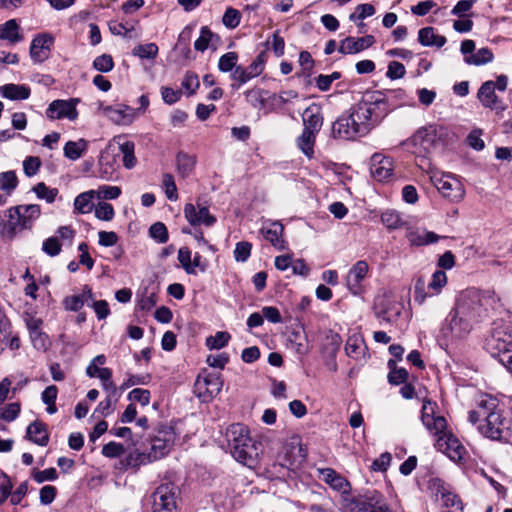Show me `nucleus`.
<instances>
[{
	"label": "nucleus",
	"mask_w": 512,
	"mask_h": 512,
	"mask_svg": "<svg viewBox=\"0 0 512 512\" xmlns=\"http://www.w3.org/2000/svg\"><path fill=\"white\" fill-rule=\"evenodd\" d=\"M349 509L351 512H391L383 497L377 492L365 499H353Z\"/></svg>",
	"instance_id": "nucleus-17"
},
{
	"label": "nucleus",
	"mask_w": 512,
	"mask_h": 512,
	"mask_svg": "<svg viewBox=\"0 0 512 512\" xmlns=\"http://www.w3.org/2000/svg\"><path fill=\"white\" fill-rule=\"evenodd\" d=\"M478 431L494 441H507L511 436L510 420L499 411L479 421Z\"/></svg>",
	"instance_id": "nucleus-7"
},
{
	"label": "nucleus",
	"mask_w": 512,
	"mask_h": 512,
	"mask_svg": "<svg viewBox=\"0 0 512 512\" xmlns=\"http://www.w3.org/2000/svg\"><path fill=\"white\" fill-rule=\"evenodd\" d=\"M421 421L426 429L437 436V445L447 456L454 460H461L465 451L459 440L446 431L447 422L443 416L435 415V403L425 401L422 406Z\"/></svg>",
	"instance_id": "nucleus-2"
},
{
	"label": "nucleus",
	"mask_w": 512,
	"mask_h": 512,
	"mask_svg": "<svg viewBox=\"0 0 512 512\" xmlns=\"http://www.w3.org/2000/svg\"><path fill=\"white\" fill-rule=\"evenodd\" d=\"M388 366L391 371L388 374V381L392 385H399L405 383L408 378V372L404 368H396L393 360L388 361Z\"/></svg>",
	"instance_id": "nucleus-40"
},
{
	"label": "nucleus",
	"mask_w": 512,
	"mask_h": 512,
	"mask_svg": "<svg viewBox=\"0 0 512 512\" xmlns=\"http://www.w3.org/2000/svg\"><path fill=\"white\" fill-rule=\"evenodd\" d=\"M387 102L388 98L380 93H372L369 98L355 104L335 120L332 125L333 137L354 140L368 134L391 112Z\"/></svg>",
	"instance_id": "nucleus-1"
},
{
	"label": "nucleus",
	"mask_w": 512,
	"mask_h": 512,
	"mask_svg": "<svg viewBox=\"0 0 512 512\" xmlns=\"http://www.w3.org/2000/svg\"><path fill=\"white\" fill-rule=\"evenodd\" d=\"M61 250L62 243L57 236L47 238L42 244V251L50 257L59 255Z\"/></svg>",
	"instance_id": "nucleus-47"
},
{
	"label": "nucleus",
	"mask_w": 512,
	"mask_h": 512,
	"mask_svg": "<svg viewBox=\"0 0 512 512\" xmlns=\"http://www.w3.org/2000/svg\"><path fill=\"white\" fill-rule=\"evenodd\" d=\"M115 216L114 208L107 202H99L95 206V217L103 221H111Z\"/></svg>",
	"instance_id": "nucleus-52"
},
{
	"label": "nucleus",
	"mask_w": 512,
	"mask_h": 512,
	"mask_svg": "<svg viewBox=\"0 0 512 512\" xmlns=\"http://www.w3.org/2000/svg\"><path fill=\"white\" fill-rule=\"evenodd\" d=\"M125 452V448L122 444L117 442H109L102 448V454L108 458H117Z\"/></svg>",
	"instance_id": "nucleus-64"
},
{
	"label": "nucleus",
	"mask_w": 512,
	"mask_h": 512,
	"mask_svg": "<svg viewBox=\"0 0 512 512\" xmlns=\"http://www.w3.org/2000/svg\"><path fill=\"white\" fill-rule=\"evenodd\" d=\"M447 276L446 273L442 270H437L432 275V279L428 284V288L433 289L435 293H439L440 290L446 285Z\"/></svg>",
	"instance_id": "nucleus-63"
},
{
	"label": "nucleus",
	"mask_w": 512,
	"mask_h": 512,
	"mask_svg": "<svg viewBox=\"0 0 512 512\" xmlns=\"http://www.w3.org/2000/svg\"><path fill=\"white\" fill-rule=\"evenodd\" d=\"M303 130L318 134L323 124V117L320 108L317 105L307 107L302 115Z\"/></svg>",
	"instance_id": "nucleus-27"
},
{
	"label": "nucleus",
	"mask_w": 512,
	"mask_h": 512,
	"mask_svg": "<svg viewBox=\"0 0 512 512\" xmlns=\"http://www.w3.org/2000/svg\"><path fill=\"white\" fill-rule=\"evenodd\" d=\"M33 191L36 193L38 198L45 199L48 203H53L58 194V189L49 188L43 182L35 185Z\"/></svg>",
	"instance_id": "nucleus-48"
},
{
	"label": "nucleus",
	"mask_w": 512,
	"mask_h": 512,
	"mask_svg": "<svg viewBox=\"0 0 512 512\" xmlns=\"http://www.w3.org/2000/svg\"><path fill=\"white\" fill-rule=\"evenodd\" d=\"M196 157L185 152H179L176 156V165L178 173L183 177L189 176L194 170Z\"/></svg>",
	"instance_id": "nucleus-35"
},
{
	"label": "nucleus",
	"mask_w": 512,
	"mask_h": 512,
	"mask_svg": "<svg viewBox=\"0 0 512 512\" xmlns=\"http://www.w3.org/2000/svg\"><path fill=\"white\" fill-rule=\"evenodd\" d=\"M18 180L14 171L0 173V190L6 191L8 194L17 186Z\"/></svg>",
	"instance_id": "nucleus-50"
},
{
	"label": "nucleus",
	"mask_w": 512,
	"mask_h": 512,
	"mask_svg": "<svg viewBox=\"0 0 512 512\" xmlns=\"http://www.w3.org/2000/svg\"><path fill=\"white\" fill-rule=\"evenodd\" d=\"M370 173L379 182L388 180L393 174L392 160L379 153H375L371 157Z\"/></svg>",
	"instance_id": "nucleus-21"
},
{
	"label": "nucleus",
	"mask_w": 512,
	"mask_h": 512,
	"mask_svg": "<svg viewBox=\"0 0 512 512\" xmlns=\"http://www.w3.org/2000/svg\"><path fill=\"white\" fill-rule=\"evenodd\" d=\"M485 349L502 363L512 349V330L504 326L494 328L486 338Z\"/></svg>",
	"instance_id": "nucleus-8"
},
{
	"label": "nucleus",
	"mask_w": 512,
	"mask_h": 512,
	"mask_svg": "<svg viewBox=\"0 0 512 512\" xmlns=\"http://www.w3.org/2000/svg\"><path fill=\"white\" fill-rule=\"evenodd\" d=\"M176 434L172 427H162L151 439L152 458L158 460L168 454L174 445Z\"/></svg>",
	"instance_id": "nucleus-14"
},
{
	"label": "nucleus",
	"mask_w": 512,
	"mask_h": 512,
	"mask_svg": "<svg viewBox=\"0 0 512 512\" xmlns=\"http://www.w3.org/2000/svg\"><path fill=\"white\" fill-rule=\"evenodd\" d=\"M369 272V265L365 260L357 261L346 275V286L348 290L355 296L365 293L366 288L364 281Z\"/></svg>",
	"instance_id": "nucleus-13"
},
{
	"label": "nucleus",
	"mask_w": 512,
	"mask_h": 512,
	"mask_svg": "<svg viewBox=\"0 0 512 512\" xmlns=\"http://www.w3.org/2000/svg\"><path fill=\"white\" fill-rule=\"evenodd\" d=\"M443 127L430 124L420 127L410 138L402 142V145L411 146V153L417 159V165L423 169H430V156L439 144Z\"/></svg>",
	"instance_id": "nucleus-3"
},
{
	"label": "nucleus",
	"mask_w": 512,
	"mask_h": 512,
	"mask_svg": "<svg viewBox=\"0 0 512 512\" xmlns=\"http://www.w3.org/2000/svg\"><path fill=\"white\" fill-rule=\"evenodd\" d=\"M375 13V8L373 5L371 4H359L357 7H356V12L355 13H352L350 16H349V19L351 21H356V20H363L365 19L366 17H370L372 15H374Z\"/></svg>",
	"instance_id": "nucleus-60"
},
{
	"label": "nucleus",
	"mask_w": 512,
	"mask_h": 512,
	"mask_svg": "<svg viewBox=\"0 0 512 512\" xmlns=\"http://www.w3.org/2000/svg\"><path fill=\"white\" fill-rule=\"evenodd\" d=\"M492 51L485 47L480 48L476 53L465 57V62L469 65L481 66L493 61Z\"/></svg>",
	"instance_id": "nucleus-38"
},
{
	"label": "nucleus",
	"mask_w": 512,
	"mask_h": 512,
	"mask_svg": "<svg viewBox=\"0 0 512 512\" xmlns=\"http://www.w3.org/2000/svg\"><path fill=\"white\" fill-rule=\"evenodd\" d=\"M29 336L34 348L37 350L45 351L48 348L50 344L49 337L42 329L29 332Z\"/></svg>",
	"instance_id": "nucleus-49"
},
{
	"label": "nucleus",
	"mask_w": 512,
	"mask_h": 512,
	"mask_svg": "<svg viewBox=\"0 0 512 512\" xmlns=\"http://www.w3.org/2000/svg\"><path fill=\"white\" fill-rule=\"evenodd\" d=\"M374 43H375V38L373 35H366L363 37L349 36L340 41V45L338 47V52L343 55L357 54L365 49H368Z\"/></svg>",
	"instance_id": "nucleus-20"
},
{
	"label": "nucleus",
	"mask_w": 512,
	"mask_h": 512,
	"mask_svg": "<svg viewBox=\"0 0 512 512\" xmlns=\"http://www.w3.org/2000/svg\"><path fill=\"white\" fill-rule=\"evenodd\" d=\"M472 324L464 317H461L455 310H452L442 324L439 336L446 340L463 338L471 331Z\"/></svg>",
	"instance_id": "nucleus-9"
},
{
	"label": "nucleus",
	"mask_w": 512,
	"mask_h": 512,
	"mask_svg": "<svg viewBox=\"0 0 512 512\" xmlns=\"http://www.w3.org/2000/svg\"><path fill=\"white\" fill-rule=\"evenodd\" d=\"M122 139H123L122 137H118L117 143L119 145V150L122 154L123 166L126 169H132L137 164V159H136L135 153H134L135 152V144L133 141L126 140V139L121 141Z\"/></svg>",
	"instance_id": "nucleus-32"
},
{
	"label": "nucleus",
	"mask_w": 512,
	"mask_h": 512,
	"mask_svg": "<svg viewBox=\"0 0 512 512\" xmlns=\"http://www.w3.org/2000/svg\"><path fill=\"white\" fill-rule=\"evenodd\" d=\"M498 406L499 403L495 397L489 394H480L476 400V409L469 412L468 419L472 424H476L487 416L501 411Z\"/></svg>",
	"instance_id": "nucleus-16"
},
{
	"label": "nucleus",
	"mask_w": 512,
	"mask_h": 512,
	"mask_svg": "<svg viewBox=\"0 0 512 512\" xmlns=\"http://www.w3.org/2000/svg\"><path fill=\"white\" fill-rule=\"evenodd\" d=\"M27 437L33 443L39 446H46L49 441V435L45 428L44 423L40 421H34L27 427Z\"/></svg>",
	"instance_id": "nucleus-31"
},
{
	"label": "nucleus",
	"mask_w": 512,
	"mask_h": 512,
	"mask_svg": "<svg viewBox=\"0 0 512 512\" xmlns=\"http://www.w3.org/2000/svg\"><path fill=\"white\" fill-rule=\"evenodd\" d=\"M105 115L116 124H131L136 118L135 108L125 104L106 106L103 108Z\"/></svg>",
	"instance_id": "nucleus-22"
},
{
	"label": "nucleus",
	"mask_w": 512,
	"mask_h": 512,
	"mask_svg": "<svg viewBox=\"0 0 512 512\" xmlns=\"http://www.w3.org/2000/svg\"><path fill=\"white\" fill-rule=\"evenodd\" d=\"M53 43V37L48 34H42L35 37L30 46V56L34 62H43L49 56L50 47Z\"/></svg>",
	"instance_id": "nucleus-24"
},
{
	"label": "nucleus",
	"mask_w": 512,
	"mask_h": 512,
	"mask_svg": "<svg viewBox=\"0 0 512 512\" xmlns=\"http://www.w3.org/2000/svg\"><path fill=\"white\" fill-rule=\"evenodd\" d=\"M21 411V405L18 402L9 403L6 405L1 412V419L7 422L14 421Z\"/></svg>",
	"instance_id": "nucleus-61"
},
{
	"label": "nucleus",
	"mask_w": 512,
	"mask_h": 512,
	"mask_svg": "<svg viewBox=\"0 0 512 512\" xmlns=\"http://www.w3.org/2000/svg\"><path fill=\"white\" fill-rule=\"evenodd\" d=\"M212 37V32L207 26H203L200 30V36L194 42V48L197 51L204 52L209 45V42Z\"/></svg>",
	"instance_id": "nucleus-59"
},
{
	"label": "nucleus",
	"mask_w": 512,
	"mask_h": 512,
	"mask_svg": "<svg viewBox=\"0 0 512 512\" xmlns=\"http://www.w3.org/2000/svg\"><path fill=\"white\" fill-rule=\"evenodd\" d=\"M176 490L171 484H162L152 494V512H174L176 509Z\"/></svg>",
	"instance_id": "nucleus-11"
},
{
	"label": "nucleus",
	"mask_w": 512,
	"mask_h": 512,
	"mask_svg": "<svg viewBox=\"0 0 512 512\" xmlns=\"http://www.w3.org/2000/svg\"><path fill=\"white\" fill-rule=\"evenodd\" d=\"M79 102V98L54 100L45 111L46 117L50 120L68 119L74 121L78 118L77 105Z\"/></svg>",
	"instance_id": "nucleus-10"
},
{
	"label": "nucleus",
	"mask_w": 512,
	"mask_h": 512,
	"mask_svg": "<svg viewBox=\"0 0 512 512\" xmlns=\"http://www.w3.org/2000/svg\"><path fill=\"white\" fill-rule=\"evenodd\" d=\"M261 232L276 249L285 250L287 248L286 241L282 238L284 227L280 222H271L267 227H263Z\"/></svg>",
	"instance_id": "nucleus-26"
},
{
	"label": "nucleus",
	"mask_w": 512,
	"mask_h": 512,
	"mask_svg": "<svg viewBox=\"0 0 512 512\" xmlns=\"http://www.w3.org/2000/svg\"><path fill=\"white\" fill-rule=\"evenodd\" d=\"M162 185L166 194V197L171 201H176L178 199L177 187L174 181V177L165 173L162 179Z\"/></svg>",
	"instance_id": "nucleus-55"
},
{
	"label": "nucleus",
	"mask_w": 512,
	"mask_h": 512,
	"mask_svg": "<svg viewBox=\"0 0 512 512\" xmlns=\"http://www.w3.org/2000/svg\"><path fill=\"white\" fill-rule=\"evenodd\" d=\"M178 260L183 267V269L188 274H195L196 271H193V265L191 260V251L187 247H181L178 251Z\"/></svg>",
	"instance_id": "nucleus-58"
},
{
	"label": "nucleus",
	"mask_w": 512,
	"mask_h": 512,
	"mask_svg": "<svg viewBox=\"0 0 512 512\" xmlns=\"http://www.w3.org/2000/svg\"><path fill=\"white\" fill-rule=\"evenodd\" d=\"M93 68L99 72L107 73L114 68V61L111 55L102 54L93 61Z\"/></svg>",
	"instance_id": "nucleus-51"
},
{
	"label": "nucleus",
	"mask_w": 512,
	"mask_h": 512,
	"mask_svg": "<svg viewBox=\"0 0 512 512\" xmlns=\"http://www.w3.org/2000/svg\"><path fill=\"white\" fill-rule=\"evenodd\" d=\"M195 393L203 401L208 402L217 396L223 387V380L220 373H208L195 382Z\"/></svg>",
	"instance_id": "nucleus-12"
},
{
	"label": "nucleus",
	"mask_w": 512,
	"mask_h": 512,
	"mask_svg": "<svg viewBox=\"0 0 512 512\" xmlns=\"http://www.w3.org/2000/svg\"><path fill=\"white\" fill-rule=\"evenodd\" d=\"M230 339L228 332L218 331L214 336H209L206 339V346L210 349H221L225 347Z\"/></svg>",
	"instance_id": "nucleus-45"
},
{
	"label": "nucleus",
	"mask_w": 512,
	"mask_h": 512,
	"mask_svg": "<svg viewBox=\"0 0 512 512\" xmlns=\"http://www.w3.org/2000/svg\"><path fill=\"white\" fill-rule=\"evenodd\" d=\"M132 55L141 59H154L158 55V46L155 43L137 45L133 48Z\"/></svg>",
	"instance_id": "nucleus-39"
},
{
	"label": "nucleus",
	"mask_w": 512,
	"mask_h": 512,
	"mask_svg": "<svg viewBox=\"0 0 512 512\" xmlns=\"http://www.w3.org/2000/svg\"><path fill=\"white\" fill-rule=\"evenodd\" d=\"M41 166V160L36 156H28L23 161V170L28 177L34 176Z\"/></svg>",
	"instance_id": "nucleus-62"
},
{
	"label": "nucleus",
	"mask_w": 512,
	"mask_h": 512,
	"mask_svg": "<svg viewBox=\"0 0 512 512\" xmlns=\"http://www.w3.org/2000/svg\"><path fill=\"white\" fill-rule=\"evenodd\" d=\"M121 195V189L118 186L102 185L95 190V196L98 199L113 200Z\"/></svg>",
	"instance_id": "nucleus-53"
},
{
	"label": "nucleus",
	"mask_w": 512,
	"mask_h": 512,
	"mask_svg": "<svg viewBox=\"0 0 512 512\" xmlns=\"http://www.w3.org/2000/svg\"><path fill=\"white\" fill-rule=\"evenodd\" d=\"M363 350L364 342L361 338L355 336L348 338L345 345V351L349 357L358 358Z\"/></svg>",
	"instance_id": "nucleus-46"
},
{
	"label": "nucleus",
	"mask_w": 512,
	"mask_h": 512,
	"mask_svg": "<svg viewBox=\"0 0 512 512\" xmlns=\"http://www.w3.org/2000/svg\"><path fill=\"white\" fill-rule=\"evenodd\" d=\"M227 439L230 452L235 460L247 465L254 466L258 459V448L249 436V430L242 424H233L227 430Z\"/></svg>",
	"instance_id": "nucleus-4"
},
{
	"label": "nucleus",
	"mask_w": 512,
	"mask_h": 512,
	"mask_svg": "<svg viewBox=\"0 0 512 512\" xmlns=\"http://www.w3.org/2000/svg\"><path fill=\"white\" fill-rule=\"evenodd\" d=\"M316 135L313 132L302 131V134L297 138V146L302 153L309 159L314 156V146L316 142Z\"/></svg>",
	"instance_id": "nucleus-34"
},
{
	"label": "nucleus",
	"mask_w": 512,
	"mask_h": 512,
	"mask_svg": "<svg viewBox=\"0 0 512 512\" xmlns=\"http://www.w3.org/2000/svg\"><path fill=\"white\" fill-rule=\"evenodd\" d=\"M0 40H6L11 44L21 42L23 35L16 19H10L0 25Z\"/></svg>",
	"instance_id": "nucleus-30"
},
{
	"label": "nucleus",
	"mask_w": 512,
	"mask_h": 512,
	"mask_svg": "<svg viewBox=\"0 0 512 512\" xmlns=\"http://www.w3.org/2000/svg\"><path fill=\"white\" fill-rule=\"evenodd\" d=\"M149 234L151 238L159 243H166L168 241V231L162 222L154 223L149 229Z\"/></svg>",
	"instance_id": "nucleus-56"
},
{
	"label": "nucleus",
	"mask_w": 512,
	"mask_h": 512,
	"mask_svg": "<svg viewBox=\"0 0 512 512\" xmlns=\"http://www.w3.org/2000/svg\"><path fill=\"white\" fill-rule=\"evenodd\" d=\"M265 67L264 54H259L255 60L247 67L237 66L231 74V78L238 82L237 88L247 83L249 80L260 75Z\"/></svg>",
	"instance_id": "nucleus-19"
},
{
	"label": "nucleus",
	"mask_w": 512,
	"mask_h": 512,
	"mask_svg": "<svg viewBox=\"0 0 512 512\" xmlns=\"http://www.w3.org/2000/svg\"><path fill=\"white\" fill-rule=\"evenodd\" d=\"M477 97L484 107L500 111L506 108L495 94L494 81L484 82L478 90Z\"/></svg>",
	"instance_id": "nucleus-23"
},
{
	"label": "nucleus",
	"mask_w": 512,
	"mask_h": 512,
	"mask_svg": "<svg viewBox=\"0 0 512 512\" xmlns=\"http://www.w3.org/2000/svg\"><path fill=\"white\" fill-rule=\"evenodd\" d=\"M89 300H93V294L91 289L85 286L81 294L66 296L62 304L66 310L78 312Z\"/></svg>",
	"instance_id": "nucleus-29"
},
{
	"label": "nucleus",
	"mask_w": 512,
	"mask_h": 512,
	"mask_svg": "<svg viewBox=\"0 0 512 512\" xmlns=\"http://www.w3.org/2000/svg\"><path fill=\"white\" fill-rule=\"evenodd\" d=\"M40 214L41 209L37 204L19 205L9 209L8 220L1 231L2 235L12 238L16 232L30 228Z\"/></svg>",
	"instance_id": "nucleus-5"
},
{
	"label": "nucleus",
	"mask_w": 512,
	"mask_h": 512,
	"mask_svg": "<svg viewBox=\"0 0 512 512\" xmlns=\"http://www.w3.org/2000/svg\"><path fill=\"white\" fill-rule=\"evenodd\" d=\"M252 245L249 242H238L234 249V258L237 262H245L251 254Z\"/></svg>",
	"instance_id": "nucleus-57"
},
{
	"label": "nucleus",
	"mask_w": 512,
	"mask_h": 512,
	"mask_svg": "<svg viewBox=\"0 0 512 512\" xmlns=\"http://www.w3.org/2000/svg\"><path fill=\"white\" fill-rule=\"evenodd\" d=\"M153 461H156V459L152 458L151 451L146 453L134 450L128 456V463L132 466L144 465Z\"/></svg>",
	"instance_id": "nucleus-54"
},
{
	"label": "nucleus",
	"mask_w": 512,
	"mask_h": 512,
	"mask_svg": "<svg viewBox=\"0 0 512 512\" xmlns=\"http://www.w3.org/2000/svg\"><path fill=\"white\" fill-rule=\"evenodd\" d=\"M321 479L328 484L333 490L345 495L351 490L350 483L346 478L337 473L334 469L325 468L320 471Z\"/></svg>",
	"instance_id": "nucleus-25"
},
{
	"label": "nucleus",
	"mask_w": 512,
	"mask_h": 512,
	"mask_svg": "<svg viewBox=\"0 0 512 512\" xmlns=\"http://www.w3.org/2000/svg\"><path fill=\"white\" fill-rule=\"evenodd\" d=\"M453 310L471 323L476 322L485 311L480 291L472 288L461 292Z\"/></svg>",
	"instance_id": "nucleus-6"
},
{
	"label": "nucleus",
	"mask_w": 512,
	"mask_h": 512,
	"mask_svg": "<svg viewBox=\"0 0 512 512\" xmlns=\"http://www.w3.org/2000/svg\"><path fill=\"white\" fill-rule=\"evenodd\" d=\"M95 197V190H89L79 194L74 200V209L80 214H86L92 211V200Z\"/></svg>",
	"instance_id": "nucleus-36"
},
{
	"label": "nucleus",
	"mask_w": 512,
	"mask_h": 512,
	"mask_svg": "<svg viewBox=\"0 0 512 512\" xmlns=\"http://www.w3.org/2000/svg\"><path fill=\"white\" fill-rule=\"evenodd\" d=\"M441 502L443 506L450 508L451 512H462L463 510L460 498L452 492H442Z\"/></svg>",
	"instance_id": "nucleus-43"
},
{
	"label": "nucleus",
	"mask_w": 512,
	"mask_h": 512,
	"mask_svg": "<svg viewBox=\"0 0 512 512\" xmlns=\"http://www.w3.org/2000/svg\"><path fill=\"white\" fill-rule=\"evenodd\" d=\"M0 94L9 100H26L31 94L30 87L24 84H5L0 86Z\"/></svg>",
	"instance_id": "nucleus-28"
},
{
	"label": "nucleus",
	"mask_w": 512,
	"mask_h": 512,
	"mask_svg": "<svg viewBox=\"0 0 512 512\" xmlns=\"http://www.w3.org/2000/svg\"><path fill=\"white\" fill-rule=\"evenodd\" d=\"M382 223L389 229L395 230L404 225L400 214L394 210H387L381 215Z\"/></svg>",
	"instance_id": "nucleus-41"
},
{
	"label": "nucleus",
	"mask_w": 512,
	"mask_h": 512,
	"mask_svg": "<svg viewBox=\"0 0 512 512\" xmlns=\"http://www.w3.org/2000/svg\"><path fill=\"white\" fill-rule=\"evenodd\" d=\"M64 155L70 160L79 159L87 150V141L79 139L78 141H68L64 146Z\"/></svg>",
	"instance_id": "nucleus-37"
},
{
	"label": "nucleus",
	"mask_w": 512,
	"mask_h": 512,
	"mask_svg": "<svg viewBox=\"0 0 512 512\" xmlns=\"http://www.w3.org/2000/svg\"><path fill=\"white\" fill-rule=\"evenodd\" d=\"M242 15L241 12L233 7H228L222 17L223 25L228 29H235L239 26Z\"/></svg>",
	"instance_id": "nucleus-42"
},
{
	"label": "nucleus",
	"mask_w": 512,
	"mask_h": 512,
	"mask_svg": "<svg viewBox=\"0 0 512 512\" xmlns=\"http://www.w3.org/2000/svg\"><path fill=\"white\" fill-rule=\"evenodd\" d=\"M184 216L193 226L205 225L210 227L216 222V218L210 214L208 206L200 202V199L197 200L196 204H185Z\"/></svg>",
	"instance_id": "nucleus-15"
},
{
	"label": "nucleus",
	"mask_w": 512,
	"mask_h": 512,
	"mask_svg": "<svg viewBox=\"0 0 512 512\" xmlns=\"http://www.w3.org/2000/svg\"><path fill=\"white\" fill-rule=\"evenodd\" d=\"M437 190L450 201H460L465 194L462 183L451 175H443L435 182Z\"/></svg>",
	"instance_id": "nucleus-18"
},
{
	"label": "nucleus",
	"mask_w": 512,
	"mask_h": 512,
	"mask_svg": "<svg viewBox=\"0 0 512 512\" xmlns=\"http://www.w3.org/2000/svg\"><path fill=\"white\" fill-rule=\"evenodd\" d=\"M418 41L422 46H436L440 48L445 45L446 38L442 35L435 34L433 27H424L418 32Z\"/></svg>",
	"instance_id": "nucleus-33"
},
{
	"label": "nucleus",
	"mask_w": 512,
	"mask_h": 512,
	"mask_svg": "<svg viewBox=\"0 0 512 512\" xmlns=\"http://www.w3.org/2000/svg\"><path fill=\"white\" fill-rule=\"evenodd\" d=\"M238 54L236 52H227L223 54L218 62V69L221 72H230L237 67Z\"/></svg>",
	"instance_id": "nucleus-44"
}]
</instances>
